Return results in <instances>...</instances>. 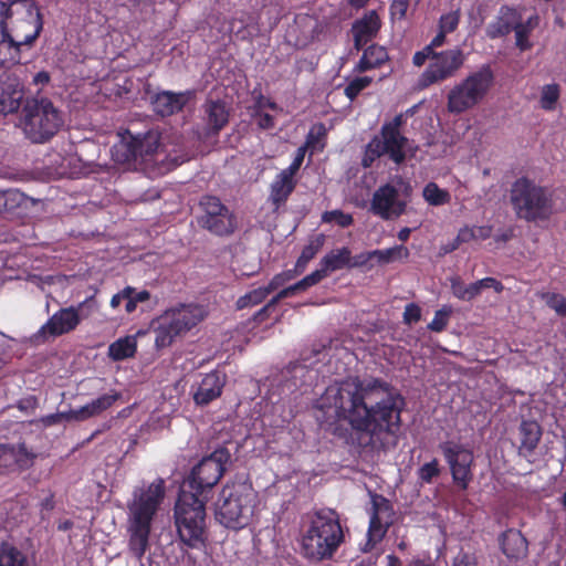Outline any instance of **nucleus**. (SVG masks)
Returning <instances> with one entry per match:
<instances>
[{"instance_id":"nucleus-1","label":"nucleus","mask_w":566,"mask_h":566,"mask_svg":"<svg viewBox=\"0 0 566 566\" xmlns=\"http://www.w3.org/2000/svg\"><path fill=\"white\" fill-rule=\"evenodd\" d=\"M317 409L333 412L327 430L346 444L359 449L384 448L387 438H397L406 399L390 382L358 376L328 386L317 400Z\"/></svg>"},{"instance_id":"nucleus-2","label":"nucleus","mask_w":566,"mask_h":566,"mask_svg":"<svg viewBox=\"0 0 566 566\" xmlns=\"http://www.w3.org/2000/svg\"><path fill=\"white\" fill-rule=\"evenodd\" d=\"M231 461L228 448L219 447L196 464L184 480L174 509L180 541L190 548L205 543L206 503Z\"/></svg>"},{"instance_id":"nucleus-3","label":"nucleus","mask_w":566,"mask_h":566,"mask_svg":"<svg viewBox=\"0 0 566 566\" xmlns=\"http://www.w3.org/2000/svg\"><path fill=\"white\" fill-rule=\"evenodd\" d=\"M164 496L165 484L163 480H158L139 494L135 493L133 502L128 505V549L138 562L143 560L150 547L151 523Z\"/></svg>"},{"instance_id":"nucleus-4","label":"nucleus","mask_w":566,"mask_h":566,"mask_svg":"<svg viewBox=\"0 0 566 566\" xmlns=\"http://www.w3.org/2000/svg\"><path fill=\"white\" fill-rule=\"evenodd\" d=\"M345 541L339 515L332 509L316 510L302 535L304 556L314 562L332 559Z\"/></svg>"},{"instance_id":"nucleus-5","label":"nucleus","mask_w":566,"mask_h":566,"mask_svg":"<svg viewBox=\"0 0 566 566\" xmlns=\"http://www.w3.org/2000/svg\"><path fill=\"white\" fill-rule=\"evenodd\" d=\"M510 202L516 218L526 222L548 221L555 213L553 190L525 176L512 184Z\"/></svg>"},{"instance_id":"nucleus-6","label":"nucleus","mask_w":566,"mask_h":566,"mask_svg":"<svg viewBox=\"0 0 566 566\" xmlns=\"http://www.w3.org/2000/svg\"><path fill=\"white\" fill-rule=\"evenodd\" d=\"M258 494L247 481L228 482L221 490L216 504V518L227 528L242 530L253 518Z\"/></svg>"},{"instance_id":"nucleus-7","label":"nucleus","mask_w":566,"mask_h":566,"mask_svg":"<svg viewBox=\"0 0 566 566\" xmlns=\"http://www.w3.org/2000/svg\"><path fill=\"white\" fill-rule=\"evenodd\" d=\"M0 25L22 46H31L43 29L35 0H0Z\"/></svg>"},{"instance_id":"nucleus-8","label":"nucleus","mask_w":566,"mask_h":566,"mask_svg":"<svg viewBox=\"0 0 566 566\" xmlns=\"http://www.w3.org/2000/svg\"><path fill=\"white\" fill-rule=\"evenodd\" d=\"M207 312L199 304H179L166 310L153 322L157 350L170 347L177 337L186 335L205 319Z\"/></svg>"},{"instance_id":"nucleus-9","label":"nucleus","mask_w":566,"mask_h":566,"mask_svg":"<svg viewBox=\"0 0 566 566\" xmlns=\"http://www.w3.org/2000/svg\"><path fill=\"white\" fill-rule=\"evenodd\" d=\"M64 124L60 109L49 98L27 99L22 108L21 125L25 136L36 144L49 142Z\"/></svg>"},{"instance_id":"nucleus-10","label":"nucleus","mask_w":566,"mask_h":566,"mask_svg":"<svg viewBox=\"0 0 566 566\" xmlns=\"http://www.w3.org/2000/svg\"><path fill=\"white\" fill-rule=\"evenodd\" d=\"M494 80L491 65H481L450 90L447 96L448 111L452 114H462L473 108L485 98Z\"/></svg>"},{"instance_id":"nucleus-11","label":"nucleus","mask_w":566,"mask_h":566,"mask_svg":"<svg viewBox=\"0 0 566 566\" xmlns=\"http://www.w3.org/2000/svg\"><path fill=\"white\" fill-rule=\"evenodd\" d=\"M465 62L462 49L453 48L440 52L434 51L432 61L417 80L416 88L423 91L432 85L441 84L455 76Z\"/></svg>"},{"instance_id":"nucleus-12","label":"nucleus","mask_w":566,"mask_h":566,"mask_svg":"<svg viewBox=\"0 0 566 566\" xmlns=\"http://www.w3.org/2000/svg\"><path fill=\"white\" fill-rule=\"evenodd\" d=\"M454 485L461 491L468 490L473 481L474 454L470 448L455 441H444L439 444Z\"/></svg>"},{"instance_id":"nucleus-13","label":"nucleus","mask_w":566,"mask_h":566,"mask_svg":"<svg viewBox=\"0 0 566 566\" xmlns=\"http://www.w3.org/2000/svg\"><path fill=\"white\" fill-rule=\"evenodd\" d=\"M203 213L198 224L218 237H229L237 229V218L232 211L214 196H203L200 200Z\"/></svg>"},{"instance_id":"nucleus-14","label":"nucleus","mask_w":566,"mask_h":566,"mask_svg":"<svg viewBox=\"0 0 566 566\" xmlns=\"http://www.w3.org/2000/svg\"><path fill=\"white\" fill-rule=\"evenodd\" d=\"M395 511L388 499L380 494L371 495L370 521L366 543L361 546L364 553L370 552L382 541L388 528L394 524Z\"/></svg>"},{"instance_id":"nucleus-15","label":"nucleus","mask_w":566,"mask_h":566,"mask_svg":"<svg viewBox=\"0 0 566 566\" xmlns=\"http://www.w3.org/2000/svg\"><path fill=\"white\" fill-rule=\"evenodd\" d=\"M349 261L350 249L348 247L333 249L322 258L319 262V269L313 271L311 274L296 282V285L301 292L306 291L308 287L319 283L329 273L343 269H349Z\"/></svg>"},{"instance_id":"nucleus-16","label":"nucleus","mask_w":566,"mask_h":566,"mask_svg":"<svg viewBox=\"0 0 566 566\" xmlns=\"http://www.w3.org/2000/svg\"><path fill=\"white\" fill-rule=\"evenodd\" d=\"M407 203L399 199L398 189L391 184L375 190L370 201V212L382 220H392L405 213Z\"/></svg>"},{"instance_id":"nucleus-17","label":"nucleus","mask_w":566,"mask_h":566,"mask_svg":"<svg viewBox=\"0 0 566 566\" xmlns=\"http://www.w3.org/2000/svg\"><path fill=\"white\" fill-rule=\"evenodd\" d=\"M144 93L149 96V103L154 113L160 117H168L181 112L191 96L190 91L179 93L163 91L153 93L149 83L144 86Z\"/></svg>"},{"instance_id":"nucleus-18","label":"nucleus","mask_w":566,"mask_h":566,"mask_svg":"<svg viewBox=\"0 0 566 566\" xmlns=\"http://www.w3.org/2000/svg\"><path fill=\"white\" fill-rule=\"evenodd\" d=\"M84 304L83 302L77 306L60 308L40 327L39 334L42 336L57 337L71 333L82 321L80 312Z\"/></svg>"},{"instance_id":"nucleus-19","label":"nucleus","mask_w":566,"mask_h":566,"mask_svg":"<svg viewBox=\"0 0 566 566\" xmlns=\"http://www.w3.org/2000/svg\"><path fill=\"white\" fill-rule=\"evenodd\" d=\"M381 137L375 136L373 138L374 154L376 156H388V158L396 165H401L406 160L405 147L408 138L401 133H394L391 130H380Z\"/></svg>"},{"instance_id":"nucleus-20","label":"nucleus","mask_w":566,"mask_h":566,"mask_svg":"<svg viewBox=\"0 0 566 566\" xmlns=\"http://www.w3.org/2000/svg\"><path fill=\"white\" fill-rule=\"evenodd\" d=\"M226 376L214 370L206 374L197 390L193 392V401L198 406H207L218 399L223 391Z\"/></svg>"},{"instance_id":"nucleus-21","label":"nucleus","mask_w":566,"mask_h":566,"mask_svg":"<svg viewBox=\"0 0 566 566\" xmlns=\"http://www.w3.org/2000/svg\"><path fill=\"white\" fill-rule=\"evenodd\" d=\"M520 17L521 12L517 9L506 4L502 6L495 19L486 27V36L491 40L506 36L514 31Z\"/></svg>"},{"instance_id":"nucleus-22","label":"nucleus","mask_w":566,"mask_h":566,"mask_svg":"<svg viewBox=\"0 0 566 566\" xmlns=\"http://www.w3.org/2000/svg\"><path fill=\"white\" fill-rule=\"evenodd\" d=\"M112 151L114 159L120 164L136 161L138 158L145 159L151 156V149L144 150V143L140 138L130 134L123 136L120 142L113 146Z\"/></svg>"},{"instance_id":"nucleus-23","label":"nucleus","mask_w":566,"mask_h":566,"mask_svg":"<svg viewBox=\"0 0 566 566\" xmlns=\"http://www.w3.org/2000/svg\"><path fill=\"white\" fill-rule=\"evenodd\" d=\"M502 553L511 560H520L526 557L528 542L521 531L509 528L499 537Z\"/></svg>"},{"instance_id":"nucleus-24","label":"nucleus","mask_w":566,"mask_h":566,"mask_svg":"<svg viewBox=\"0 0 566 566\" xmlns=\"http://www.w3.org/2000/svg\"><path fill=\"white\" fill-rule=\"evenodd\" d=\"M202 107L209 134L218 135L229 123L230 113L226 103L221 99H207Z\"/></svg>"},{"instance_id":"nucleus-25","label":"nucleus","mask_w":566,"mask_h":566,"mask_svg":"<svg viewBox=\"0 0 566 566\" xmlns=\"http://www.w3.org/2000/svg\"><path fill=\"white\" fill-rule=\"evenodd\" d=\"M381 27L379 15L375 10L366 13L360 20H357L353 25L354 44L359 50L371 38H374Z\"/></svg>"},{"instance_id":"nucleus-26","label":"nucleus","mask_w":566,"mask_h":566,"mask_svg":"<svg viewBox=\"0 0 566 566\" xmlns=\"http://www.w3.org/2000/svg\"><path fill=\"white\" fill-rule=\"evenodd\" d=\"M518 434L521 442L518 454L527 458L534 453L542 439V427L535 420H522L518 427Z\"/></svg>"},{"instance_id":"nucleus-27","label":"nucleus","mask_w":566,"mask_h":566,"mask_svg":"<svg viewBox=\"0 0 566 566\" xmlns=\"http://www.w3.org/2000/svg\"><path fill=\"white\" fill-rule=\"evenodd\" d=\"M22 45L0 25V67L10 69L21 61Z\"/></svg>"},{"instance_id":"nucleus-28","label":"nucleus","mask_w":566,"mask_h":566,"mask_svg":"<svg viewBox=\"0 0 566 566\" xmlns=\"http://www.w3.org/2000/svg\"><path fill=\"white\" fill-rule=\"evenodd\" d=\"M24 460H30V454L24 444L18 447L10 444H0V469L14 470L17 467L23 468Z\"/></svg>"},{"instance_id":"nucleus-29","label":"nucleus","mask_w":566,"mask_h":566,"mask_svg":"<svg viewBox=\"0 0 566 566\" xmlns=\"http://www.w3.org/2000/svg\"><path fill=\"white\" fill-rule=\"evenodd\" d=\"M119 392L113 391L112 394H104L98 398L92 400L90 403L75 410V413H77L78 421H83L107 410L119 399Z\"/></svg>"},{"instance_id":"nucleus-30","label":"nucleus","mask_w":566,"mask_h":566,"mask_svg":"<svg viewBox=\"0 0 566 566\" xmlns=\"http://www.w3.org/2000/svg\"><path fill=\"white\" fill-rule=\"evenodd\" d=\"M539 17L534 13L523 21L522 15L515 25V45L521 52L528 51L533 48V43L530 41L531 33L538 27Z\"/></svg>"},{"instance_id":"nucleus-31","label":"nucleus","mask_w":566,"mask_h":566,"mask_svg":"<svg viewBox=\"0 0 566 566\" xmlns=\"http://www.w3.org/2000/svg\"><path fill=\"white\" fill-rule=\"evenodd\" d=\"M388 60V53L384 46L371 44L364 50L355 70L366 72L381 66Z\"/></svg>"},{"instance_id":"nucleus-32","label":"nucleus","mask_w":566,"mask_h":566,"mask_svg":"<svg viewBox=\"0 0 566 566\" xmlns=\"http://www.w3.org/2000/svg\"><path fill=\"white\" fill-rule=\"evenodd\" d=\"M23 98V92L12 84L0 83V114L8 115L15 113Z\"/></svg>"},{"instance_id":"nucleus-33","label":"nucleus","mask_w":566,"mask_h":566,"mask_svg":"<svg viewBox=\"0 0 566 566\" xmlns=\"http://www.w3.org/2000/svg\"><path fill=\"white\" fill-rule=\"evenodd\" d=\"M296 187V180L287 179L280 174L271 184L270 200L275 209L283 206Z\"/></svg>"},{"instance_id":"nucleus-34","label":"nucleus","mask_w":566,"mask_h":566,"mask_svg":"<svg viewBox=\"0 0 566 566\" xmlns=\"http://www.w3.org/2000/svg\"><path fill=\"white\" fill-rule=\"evenodd\" d=\"M326 237L318 233L308 240V243L303 248L301 255L295 263V272L302 273L306 269L310 261L321 251L325 243Z\"/></svg>"},{"instance_id":"nucleus-35","label":"nucleus","mask_w":566,"mask_h":566,"mask_svg":"<svg viewBox=\"0 0 566 566\" xmlns=\"http://www.w3.org/2000/svg\"><path fill=\"white\" fill-rule=\"evenodd\" d=\"M297 292H301V290L297 287L296 283L281 290L275 296H273L262 308H260L253 315V322H255L256 324L263 323L265 319L269 318L271 311L275 308V306L281 300L293 296Z\"/></svg>"},{"instance_id":"nucleus-36","label":"nucleus","mask_w":566,"mask_h":566,"mask_svg":"<svg viewBox=\"0 0 566 566\" xmlns=\"http://www.w3.org/2000/svg\"><path fill=\"white\" fill-rule=\"evenodd\" d=\"M137 350V344L134 338L124 337L112 343L108 347V356L115 360H123L130 358Z\"/></svg>"},{"instance_id":"nucleus-37","label":"nucleus","mask_w":566,"mask_h":566,"mask_svg":"<svg viewBox=\"0 0 566 566\" xmlns=\"http://www.w3.org/2000/svg\"><path fill=\"white\" fill-rule=\"evenodd\" d=\"M327 128L324 123H315L311 126L305 143L303 144L306 149L313 154L315 150H323L326 145Z\"/></svg>"},{"instance_id":"nucleus-38","label":"nucleus","mask_w":566,"mask_h":566,"mask_svg":"<svg viewBox=\"0 0 566 566\" xmlns=\"http://www.w3.org/2000/svg\"><path fill=\"white\" fill-rule=\"evenodd\" d=\"M0 566H28L27 556L8 542L0 544Z\"/></svg>"},{"instance_id":"nucleus-39","label":"nucleus","mask_w":566,"mask_h":566,"mask_svg":"<svg viewBox=\"0 0 566 566\" xmlns=\"http://www.w3.org/2000/svg\"><path fill=\"white\" fill-rule=\"evenodd\" d=\"M371 254L373 260H376L379 264H388L396 260L407 259L409 250L405 245H395L384 250H373Z\"/></svg>"},{"instance_id":"nucleus-40","label":"nucleus","mask_w":566,"mask_h":566,"mask_svg":"<svg viewBox=\"0 0 566 566\" xmlns=\"http://www.w3.org/2000/svg\"><path fill=\"white\" fill-rule=\"evenodd\" d=\"M560 97V86L557 83L546 84L541 90L539 106L542 109L552 112L556 109Z\"/></svg>"},{"instance_id":"nucleus-41","label":"nucleus","mask_w":566,"mask_h":566,"mask_svg":"<svg viewBox=\"0 0 566 566\" xmlns=\"http://www.w3.org/2000/svg\"><path fill=\"white\" fill-rule=\"evenodd\" d=\"M423 198L431 206H442L451 201V195L448 190L441 189L437 184L429 182L423 188Z\"/></svg>"},{"instance_id":"nucleus-42","label":"nucleus","mask_w":566,"mask_h":566,"mask_svg":"<svg viewBox=\"0 0 566 566\" xmlns=\"http://www.w3.org/2000/svg\"><path fill=\"white\" fill-rule=\"evenodd\" d=\"M270 295L265 286L254 289L240 296L235 303L238 310L252 307L261 304Z\"/></svg>"},{"instance_id":"nucleus-43","label":"nucleus","mask_w":566,"mask_h":566,"mask_svg":"<svg viewBox=\"0 0 566 566\" xmlns=\"http://www.w3.org/2000/svg\"><path fill=\"white\" fill-rule=\"evenodd\" d=\"M25 195L18 189L2 190V212H10L25 202Z\"/></svg>"},{"instance_id":"nucleus-44","label":"nucleus","mask_w":566,"mask_h":566,"mask_svg":"<svg viewBox=\"0 0 566 566\" xmlns=\"http://www.w3.org/2000/svg\"><path fill=\"white\" fill-rule=\"evenodd\" d=\"M440 474L441 468L436 458L422 464L417 471L418 479L424 484L432 483L433 479H437Z\"/></svg>"},{"instance_id":"nucleus-45","label":"nucleus","mask_w":566,"mask_h":566,"mask_svg":"<svg viewBox=\"0 0 566 566\" xmlns=\"http://www.w3.org/2000/svg\"><path fill=\"white\" fill-rule=\"evenodd\" d=\"M373 82L370 76H358L352 80L344 90L346 97L354 101Z\"/></svg>"},{"instance_id":"nucleus-46","label":"nucleus","mask_w":566,"mask_h":566,"mask_svg":"<svg viewBox=\"0 0 566 566\" xmlns=\"http://www.w3.org/2000/svg\"><path fill=\"white\" fill-rule=\"evenodd\" d=\"M322 221L326 223L335 222L342 228H347L354 223V218L350 213L336 209L325 211L322 216Z\"/></svg>"},{"instance_id":"nucleus-47","label":"nucleus","mask_w":566,"mask_h":566,"mask_svg":"<svg viewBox=\"0 0 566 566\" xmlns=\"http://www.w3.org/2000/svg\"><path fill=\"white\" fill-rule=\"evenodd\" d=\"M460 19V9L444 13L439 19V29L443 30V32L452 33L458 29Z\"/></svg>"},{"instance_id":"nucleus-48","label":"nucleus","mask_w":566,"mask_h":566,"mask_svg":"<svg viewBox=\"0 0 566 566\" xmlns=\"http://www.w3.org/2000/svg\"><path fill=\"white\" fill-rule=\"evenodd\" d=\"M410 0H391L389 15L392 22L402 21L406 18Z\"/></svg>"},{"instance_id":"nucleus-49","label":"nucleus","mask_w":566,"mask_h":566,"mask_svg":"<svg viewBox=\"0 0 566 566\" xmlns=\"http://www.w3.org/2000/svg\"><path fill=\"white\" fill-rule=\"evenodd\" d=\"M62 420H75L78 421L77 413H75V410H70L67 412H56L44 416L41 421L45 427H51L54 424L60 423Z\"/></svg>"},{"instance_id":"nucleus-50","label":"nucleus","mask_w":566,"mask_h":566,"mask_svg":"<svg viewBox=\"0 0 566 566\" xmlns=\"http://www.w3.org/2000/svg\"><path fill=\"white\" fill-rule=\"evenodd\" d=\"M450 311L444 308L434 313L433 319L429 323L428 328L432 332H442L449 323Z\"/></svg>"},{"instance_id":"nucleus-51","label":"nucleus","mask_w":566,"mask_h":566,"mask_svg":"<svg viewBox=\"0 0 566 566\" xmlns=\"http://www.w3.org/2000/svg\"><path fill=\"white\" fill-rule=\"evenodd\" d=\"M373 260L371 251L361 252L356 255L350 254L349 269H371L373 264H369Z\"/></svg>"},{"instance_id":"nucleus-52","label":"nucleus","mask_w":566,"mask_h":566,"mask_svg":"<svg viewBox=\"0 0 566 566\" xmlns=\"http://www.w3.org/2000/svg\"><path fill=\"white\" fill-rule=\"evenodd\" d=\"M420 318H421V308L415 303H409L405 307L403 323L410 325V324L419 322Z\"/></svg>"},{"instance_id":"nucleus-53","label":"nucleus","mask_w":566,"mask_h":566,"mask_svg":"<svg viewBox=\"0 0 566 566\" xmlns=\"http://www.w3.org/2000/svg\"><path fill=\"white\" fill-rule=\"evenodd\" d=\"M434 51H431L430 46H424L422 50L417 51L412 56V63L417 67H421L427 60L432 61Z\"/></svg>"},{"instance_id":"nucleus-54","label":"nucleus","mask_w":566,"mask_h":566,"mask_svg":"<svg viewBox=\"0 0 566 566\" xmlns=\"http://www.w3.org/2000/svg\"><path fill=\"white\" fill-rule=\"evenodd\" d=\"M548 306L559 315L566 316V298L559 294H553L547 302Z\"/></svg>"},{"instance_id":"nucleus-55","label":"nucleus","mask_w":566,"mask_h":566,"mask_svg":"<svg viewBox=\"0 0 566 566\" xmlns=\"http://www.w3.org/2000/svg\"><path fill=\"white\" fill-rule=\"evenodd\" d=\"M467 289L468 285H465L460 277L451 279V291L457 298L465 301Z\"/></svg>"},{"instance_id":"nucleus-56","label":"nucleus","mask_w":566,"mask_h":566,"mask_svg":"<svg viewBox=\"0 0 566 566\" xmlns=\"http://www.w3.org/2000/svg\"><path fill=\"white\" fill-rule=\"evenodd\" d=\"M290 279H292V275L290 274V272L279 273L272 277V280L269 282V284L265 287H266V290H269V293L271 294L273 291L277 290Z\"/></svg>"},{"instance_id":"nucleus-57","label":"nucleus","mask_w":566,"mask_h":566,"mask_svg":"<svg viewBox=\"0 0 566 566\" xmlns=\"http://www.w3.org/2000/svg\"><path fill=\"white\" fill-rule=\"evenodd\" d=\"M406 123V118L403 114L396 115L390 122H387L382 125L381 130L400 133V128Z\"/></svg>"},{"instance_id":"nucleus-58","label":"nucleus","mask_w":566,"mask_h":566,"mask_svg":"<svg viewBox=\"0 0 566 566\" xmlns=\"http://www.w3.org/2000/svg\"><path fill=\"white\" fill-rule=\"evenodd\" d=\"M481 289H494L496 293H501L504 290L503 284L495 277H484L478 281Z\"/></svg>"},{"instance_id":"nucleus-59","label":"nucleus","mask_w":566,"mask_h":566,"mask_svg":"<svg viewBox=\"0 0 566 566\" xmlns=\"http://www.w3.org/2000/svg\"><path fill=\"white\" fill-rule=\"evenodd\" d=\"M493 231L492 226H474L473 227V233L475 240H486L491 237Z\"/></svg>"},{"instance_id":"nucleus-60","label":"nucleus","mask_w":566,"mask_h":566,"mask_svg":"<svg viewBox=\"0 0 566 566\" xmlns=\"http://www.w3.org/2000/svg\"><path fill=\"white\" fill-rule=\"evenodd\" d=\"M472 240H475L474 233H473V227H463L459 230L457 235V241L460 243H467Z\"/></svg>"},{"instance_id":"nucleus-61","label":"nucleus","mask_w":566,"mask_h":566,"mask_svg":"<svg viewBox=\"0 0 566 566\" xmlns=\"http://www.w3.org/2000/svg\"><path fill=\"white\" fill-rule=\"evenodd\" d=\"M132 293H133V287L126 286L124 290H122L117 294L113 295V297L111 298V306L113 308L118 307L119 304L122 303V301H124L125 297H128L129 294H132Z\"/></svg>"},{"instance_id":"nucleus-62","label":"nucleus","mask_w":566,"mask_h":566,"mask_svg":"<svg viewBox=\"0 0 566 566\" xmlns=\"http://www.w3.org/2000/svg\"><path fill=\"white\" fill-rule=\"evenodd\" d=\"M373 150H374V147H373V139H371L366 146V151H365V155L363 158L364 167H370L376 159L381 157V156H376Z\"/></svg>"},{"instance_id":"nucleus-63","label":"nucleus","mask_w":566,"mask_h":566,"mask_svg":"<svg viewBox=\"0 0 566 566\" xmlns=\"http://www.w3.org/2000/svg\"><path fill=\"white\" fill-rule=\"evenodd\" d=\"M453 566H476V563L468 553H459L454 558Z\"/></svg>"},{"instance_id":"nucleus-64","label":"nucleus","mask_w":566,"mask_h":566,"mask_svg":"<svg viewBox=\"0 0 566 566\" xmlns=\"http://www.w3.org/2000/svg\"><path fill=\"white\" fill-rule=\"evenodd\" d=\"M274 117L269 113H261L258 118V125L262 129H271L274 127Z\"/></svg>"}]
</instances>
